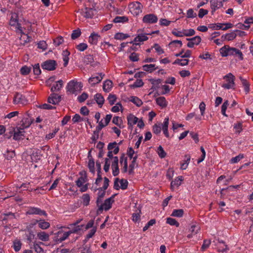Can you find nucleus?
I'll return each mask as SVG.
<instances>
[{
    "label": "nucleus",
    "mask_w": 253,
    "mask_h": 253,
    "mask_svg": "<svg viewBox=\"0 0 253 253\" xmlns=\"http://www.w3.org/2000/svg\"><path fill=\"white\" fill-rule=\"evenodd\" d=\"M223 79L225 80L226 83L223 84L221 86L227 89H229L234 87L235 84L234 82L235 77L231 73H228L223 77Z\"/></svg>",
    "instance_id": "1"
},
{
    "label": "nucleus",
    "mask_w": 253,
    "mask_h": 253,
    "mask_svg": "<svg viewBox=\"0 0 253 253\" xmlns=\"http://www.w3.org/2000/svg\"><path fill=\"white\" fill-rule=\"evenodd\" d=\"M13 103L15 105H25L28 103V100L24 95L19 92H16L13 96Z\"/></svg>",
    "instance_id": "2"
},
{
    "label": "nucleus",
    "mask_w": 253,
    "mask_h": 253,
    "mask_svg": "<svg viewBox=\"0 0 253 253\" xmlns=\"http://www.w3.org/2000/svg\"><path fill=\"white\" fill-rule=\"evenodd\" d=\"M82 87L81 84L74 80L70 81L66 86L67 91L71 94H77L78 90Z\"/></svg>",
    "instance_id": "3"
},
{
    "label": "nucleus",
    "mask_w": 253,
    "mask_h": 253,
    "mask_svg": "<svg viewBox=\"0 0 253 253\" xmlns=\"http://www.w3.org/2000/svg\"><path fill=\"white\" fill-rule=\"evenodd\" d=\"M142 5L138 1H134L129 5V10L133 15L137 16L142 12Z\"/></svg>",
    "instance_id": "4"
},
{
    "label": "nucleus",
    "mask_w": 253,
    "mask_h": 253,
    "mask_svg": "<svg viewBox=\"0 0 253 253\" xmlns=\"http://www.w3.org/2000/svg\"><path fill=\"white\" fill-rule=\"evenodd\" d=\"M116 194L113 195L110 198L106 199L103 204H101L98 208V210L102 211L103 210L107 211L110 210L112 207V203L114 202V198Z\"/></svg>",
    "instance_id": "5"
},
{
    "label": "nucleus",
    "mask_w": 253,
    "mask_h": 253,
    "mask_svg": "<svg viewBox=\"0 0 253 253\" xmlns=\"http://www.w3.org/2000/svg\"><path fill=\"white\" fill-rule=\"evenodd\" d=\"M70 236L68 232L59 230L55 234V241L56 243H61Z\"/></svg>",
    "instance_id": "6"
},
{
    "label": "nucleus",
    "mask_w": 253,
    "mask_h": 253,
    "mask_svg": "<svg viewBox=\"0 0 253 253\" xmlns=\"http://www.w3.org/2000/svg\"><path fill=\"white\" fill-rule=\"evenodd\" d=\"M26 214H37L39 215L47 216V213L45 211L42 210L39 208L30 207L26 211Z\"/></svg>",
    "instance_id": "7"
},
{
    "label": "nucleus",
    "mask_w": 253,
    "mask_h": 253,
    "mask_svg": "<svg viewBox=\"0 0 253 253\" xmlns=\"http://www.w3.org/2000/svg\"><path fill=\"white\" fill-rule=\"evenodd\" d=\"M57 64L56 61L53 60H48L42 64V67L44 70L53 71L56 69Z\"/></svg>",
    "instance_id": "8"
},
{
    "label": "nucleus",
    "mask_w": 253,
    "mask_h": 253,
    "mask_svg": "<svg viewBox=\"0 0 253 253\" xmlns=\"http://www.w3.org/2000/svg\"><path fill=\"white\" fill-rule=\"evenodd\" d=\"M158 21L157 16L154 14H148L143 18V22L147 24L156 23Z\"/></svg>",
    "instance_id": "9"
},
{
    "label": "nucleus",
    "mask_w": 253,
    "mask_h": 253,
    "mask_svg": "<svg viewBox=\"0 0 253 253\" xmlns=\"http://www.w3.org/2000/svg\"><path fill=\"white\" fill-rule=\"evenodd\" d=\"M95 11V10L92 8L85 7L81 10V13L86 18H91L94 14Z\"/></svg>",
    "instance_id": "10"
},
{
    "label": "nucleus",
    "mask_w": 253,
    "mask_h": 253,
    "mask_svg": "<svg viewBox=\"0 0 253 253\" xmlns=\"http://www.w3.org/2000/svg\"><path fill=\"white\" fill-rule=\"evenodd\" d=\"M119 159L118 157L115 156L112 162L111 168L112 169V174L114 176H117L119 174V168L118 166Z\"/></svg>",
    "instance_id": "11"
},
{
    "label": "nucleus",
    "mask_w": 253,
    "mask_h": 253,
    "mask_svg": "<svg viewBox=\"0 0 253 253\" xmlns=\"http://www.w3.org/2000/svg\"><path fill=\"white\" fill-rule=\"evenodd\" d=\"M186 40L189 41L187 43V46L192 48L195 45H198L201 42V38L200 36H197L192 38H187Z\"/></svg>",
    "instance_id": "12"
},
{
    "label": "nucleus",
    "mask_w": 253,
    "mask_h": 253,
    "mask_svg": "<svg viewBox=\"0 0 253 253\" xmlns=\"http://www.w3.org/2000/svg\"><path fill=\"white\" fill-rule=\"evenodd\" d=\"M61 100V96L58 94L52 93L48 97L47 102L49 103L56 105L58 104Z\"/></svg>",
    "instance_id": "13"
},
{
    "label": "nucleus",
    "mask_w": 253,
    "mask_h": 253,
    "mask_svg": "<svg viewBox=\"0 0 253 253\" xmlns=\"http://www.w3.org/2000/svg\"><path fill=\"white\" fill-rule=\"evenodd\" d=\"M98 76H92L88 79V83L90 84L91 86H93L96 84L99 83L101 80L103 79V77L104 76V74L102 73H98Z\"/></svg>",
    "instance_id": "14"
},
{
    "label": "nucleus",
    "mask_w": 253,
    "mask_h": 253,
    "mask_svg": "<svg viewBox=\"0 0 253 253\" xmlns=\"http://www.w3.org/2000/svg\"><path fill=\"white\" fill-rule=\"evenodd\" d=\"M120 163L121 165H123V167L121 168L123 173H126L127 171V158L125 154L123 153L120 158Z\"/></svg>",
    "instance_id": "15"
},
{
    "label": "nucleus",
    "mask_w": 253,
    "mask_h": 253,
    "mask_svg": "<svg viewBox=\"0 0 253 253\" xmlns=\"http://www.w3.org/2000/svg\"><path fill=\"white\" fill-rule=\"evenodd\" d=\"M25 131L24 129L21 126L19 128L16 129L14 128V133H13V139L15 140H19L22 139V137L24 136Z\"/></svg>",
    "instance_id": "16"
},
{
    "label": "nucleus",
    "mask_w": 253,
    "mask_h": 253,
    "mask_svg": "<svg viewBox=\"0 0 253 253\" xmlns=\"http://www.w3.org/2000/svg\"><path fill=\"white\" fill-rule=\"evenodd\" d=\"M127 120L128 128H129L130 127H132L133 125L137 123L138 119L133 115L129 114L127 117Z\"/></svg>",
    "instance_id": "17"
},
{
    "label": "nucleus",
    "mask_w": 253,
    "mask_h": 253,
    "mask_svg": "<svg viewBox=\"0 0 253 253\" xmlns=\"http://www.w3.org/2000/svg\"><path fill=\"white\" fill-rule=\"evenodd\" d=\"M96 166L97 167V177L95 180V184L96 185H98V184L101 181L102 178L101 175V163L97 161L96 162Z\"/></svg>",
    "instance_id": "18"
},
{
    "label": "nucleus",
    "mask_w": 253,
    "mask_h": 253,
    "mask_svg": "<svg viewBox=\"0 0 253 253\" xmlns=\"http://www.w3.org/2000/svg\"><path fill=\"white\" fill-rule=\"evenodd\" d=\"M17 30L21 33V36L20 38V40H22V39L24 38V37H26V40H24V43H27L30 42L32 40V38L29 36L28 35L25 34L22 31V27L20 26V24H19V26H17Z\"/></svg>",
    "instance_id": "19"
},
{
    "label": "nucleus",
    "mask_w": 253,
    "mask_h": 253,
    "mask_svg": "<svg viewBox=\"0 0 253 253\" xmlns=\"http://www.w3.org/2000/svg\"><path fill=\"white\" fill-rule=\"evenodd\" d=\"M63 86V82L62 80H60L56 82L51 87V91H59Z\"/></svg>",
    "instance_id": "20"
},
{
    "label": "nucleus",
    "mask_w": 253,
    "mask_h": 253,
    "mask_svg": "<svg viewBox=\"0 0 253 253\" xmlns=\"http://www.w3.org/2000/svg\"><path fill=\"white\" fill-rule=\"evenodd\" d=\"M219 244L218 246L217 250L219 252L222 253H226L229 250L228 246L225 244V242L223 241L219 242Z\"/></svg>",
    "instance_id": "21"
},
{
    "label": "nucleus",
    "mask_w": 253,
    "mask_h": 253,
    "mask_svg": "<svg viewBox=\"0 0 253 253\" xmlns=\"http://www.w3.org/2000/svg\"><path fill=\"white\" fill-rule=\"evenodd\" d=\"M156 103L157 105L163 108H165L168 105V102L164 96H160L156 98Z\"/></svg>",
    "instance_id": "22"
},
{
    "label": "nucleus",
    "mask_w": 253,
    "mask_h": 253,
    "mask_svg": "<svg viewBox=\"0 0 253 253\" xmlns=\"http://www.w3.org/2000/svg\"><path fill=\"white\" fill-rule=\"evenodd\" d=\"M100 36L94 33H91L89 37L88 42L91 44H96L98 42V39Z\"/></svg>",
    "instance_id": "23"
},
{
    "label": "nucleus",
    "mask_w": 253,
    "mask_h": 253,
    "mask_svg": "<svg viewBox=\"0 0 253 253\" xmlns=\"http://www.w3.org/2000/svg\"><path fill=\"white\" fill-rule=\"evenodd\" d=\"M37 237L39 240L46 242L49 240V235L44 231H41L37 233Z\"/></svg>",
    "instance_id": "24"
},
{
    "label": "nucleus",
    "mask_w": 253,
    "mask_h": 253,
    "mask_svg": "<svg viewBox=\"0 0 253 253\" xmlns=\"http://www.w3.org/2000/svg\"><path fill=\"white\" fill-rule=\"evenodd\" d=\"M239 79L241 82L242 84L243 85V86L244 87V90H245L246 94H248L250 90V84L247 81V80L244 79L241 76H240L239 77Z\"/></svg>",
    "instance_id": "25"
},
{
    "label": "nucleus",
    "mask_w": 253,
    "mask_h": 253,
    "mask_svg": "<svg viewBox=\"0 0 253 253\" xmlns=\"http://www.w3.org/2000/svg\"><path fill=\"white\" fill-rule=\"evenodd\" d=\"M183 180L182 176L177 177L174 180H172L170 183V187L173 189L175 186L178 187L181 184V181Z\"/></svg>",
    "instance_id": "26"
},
{
    "label": "nucleus",
    "mask_w": 253,
    "mask_h": 253,
    "mask_svg": "<svg viewBox=\"0 0 253 253\" xmlns=\"http://www.w3.org/2000/svg\"><path fill=\"white\" fill-rule=\"evenodd\" d=\"M94 100L100 107H101L104 102V98L100 93H96L94 95Z\"/></svg>",
    "instance_id": "27"
},
{
    "label": "nucleus",
    "mask_w": 253,
    "mask_h": 253,
    "mask_svg": "<svg viewBox=\"0 0 253 253\" xmlns=\"http://www.w3.org/2000/svg\"><path fill=\"white\" fill-rule=\"evenodd\" d=\"M81 176L76 181V185L78 187H81L83 184L87 181V177L85 174L83 175L82 172L80 173Z\"/></svg>",
    "instance_id": "28"
},
{
    "label": "nucleus",
    "mask_w": 253,
    "mask_h": 253,
    "mask_svg": "<svg viewBox=\"0 0 253 253\" xmlns=\"http://www.w3.org/2000/svg\"><path fill=\"white\" fill-rule=\"evenodd\" d=\"M113 86V83L111 81L107 80L105 81L103 85V89L106 92H108L110 91Z\"/></svg>",
    "instance_id": "29"
},
{
    "label": "nucleus",
    "mask_w": 253,
    "mask_h": 253,
    "mask_svg": "<svg viewBox=\"0 0 253 253\" xmlns=\"http://www.w3.org/2000/svg\"><path fill=\"white\" fill-rule=\"evenodd\" d=\"M38 222L39 227L42 229H46L50 227V223L44 220H36Z\"/></svg>",
    "instance_id": "30"
},
{
    "label": "nucleus",
    "mask_w": 253,
    "mask_h": 253,
    "mask_svg": "<svg viewBox=\"0 0 253 253\" xmlns=\"http://www.w3.org/2000/svg\"><path fill=\"white\" fill-rule=\"evenodd\" d=\"M32 121L30 118H23L21 122V127L23 129L28 127L32 124Z\"/></svg>",
    "instance_id": "31"
},
{
    "label": "nucleus",
    "mask_w": 253,
    "mask_h": 253,
    "mask_svg": "<svg viewBox=\"0 0 253 253\" xmlns=\"http://www.w3.org/2000/svg\"><path fill=\"white\" fill-rule=\"evenodd\" d=\"M82 202L84 206H87L89 204L90 197L88 194H84L82 197Z\"/></svg>",
    "instance_id": "32"
},
{
    "label": "nucleus",
    "mask_w": 253,
    "mask_h": 253,
    "mask_svg": "<svg viewBox=\"0 0 253 253\" xmlns=\"http://www.w3.org/2000/svg\"><path fill=\"white\" fill-rule=\"evenodd\" d=\"M237 36V34L234 31L230 33L226 34L225 35H222L221 38H224L225 40L230 41L235 39Z\"/></svg>",
    "instance_id": "33"
},
{
    "label": "nucleus",
    "mask_w": 253,
    "mask_h": 253,
    "mask_svg": "<svg viewBox=\"0 0 253 253\" xmlns=\"http://www.w3.org/2000/svg\"><path fill=\"white\" fill-rule=\"evenodd\" d=\"M143 70L145 71L151 73L156 70L158 68L155 67V64H146L142 66Z\"/></svg>",
    "instance_id": "34"
},
{
    "label": "nucleus",
    "mask_w": 253,
    "mask_h": 253,
    "mask_svg": "<svg viewBox=\"0 0 253 253\" xmlns=\"http://www.w3.org/2000/svg\"><path fill=\"white\" fill-rule=\"evenodd\" d=\"M190 161V156L189 155H185L184 160L181 163V169H186Z\"/></svg>",
    "instance_id": "35"
},
{
    "label": "nucleus",
    "mask_w": 253,
    "mask_h": 253,
    "mask_svg": "<svg viewBox=\"0 0 253 253\" xmlns=\"http://www.w3.org/2000/svg\"><path fill=\"white\" fill-rule=\"evenodd\" d=\"M9 23L11 26L19 25V23H18V16L16 13L12 14Z\"/></svg>",
    "instance_id": "36"
},
{
    "label": "nucleus",
    "mask_w": 253,
    "mask_h": 253,
    "mask_svg": "<svg viewBox=\"0 0 253 253\" xmlns=\"http://www.w3.org/2000/svg\"><path fill=\"white\" fill-rule=\"evenodd\" d=\"M148 37L146 34H138L134 39L133 42H143L148 40Z\"/></svg>",
    "instance_id": "37"
},
{
    "label": "nucleus",
    "mask_w": 253,
    "mask_h": 253,
    "mask_svg": "<svg viewBox=\"0 0 253 253\" xmlns=\"http://www.w3.org/2000/svg\"><path fill=\"white\" fill-rule=\"evenodd\" d=\"M210 3L211 9V13L213 14L215 10L219 8L218 0H211Z\"/></svg>",
    "instance_id": "38"
},
{
    "label": "nucleus",
    "mask_w": 253,
    "mask_h": 253,
    "mask_svg": "<svg viewBox=\"0 0 253 253\" xmlns=\"http://www.w3.org/2000/svg\"><path fill=\"white\" fill-rule=\"evenodd\" d=\"M70 54V52L68 50H65L63 51L62 56H63V60L64 61V66L66 67L68 64L69 62V56Z\"/></svg>",
    "instance_id": "39"
},
{
    "label": "nucleus",
    "mask_w": 253,
    "mask_h": 253,
    "mask_svg": "<svg viewBox=\"0 0 253 253\" xmlns=\"http://www.w3.org/2000/svg\"><path fill=\"white\" fill-rule=\"evenodd\" d=\"M184 213L183 209H175L173 210L171 214V216L177 217H181Z\"/></svg>",
    "instance_id": "40"
},
{
    "label": "nucleus",
    "mask_w": 253,
    "mask_h": 253,
    "mask_svg": "<svg viewBox=\"0 0 253 253\" xmlns=\"http://www.w3.org/2000/svg\"><path fill=\"white\" fill-rule=\"evenodd\" d=\"M129 100L138 107L141 106L143 103L141 100L136 96H130Z\"/></svg>",
    "instance_id": "41"
},
{
    "label": "nucleus",
    "mask_w": 253,
    "mask_h": 253,
    "mask_svg": "<svg viewBox=\"0 0 253 253\" xmlns=\"http://www.w3.org/2000/svg\"><path fill=\"white\" fill-rule=\"evenodd\" d=\"M150 82L153 85L152 88L153 89H156L159 87V85L161 83V80L151 79L150 80Z\"/></svg>",
    "instance_id": "42"
},
{
    "label": "nucleus",
    "mask_w": 253,
    "mask_h": 253,
    "mask_svg": "<svg viewBox=\"0 0 253 253\" xmlns=\"http://www.w3.org/2000/svg\"><path fill=\"white\" fill-rule=\"evenodd\" d=\"M189 63V60L187 59H176L173 63V64H179L181 66H184L188 65Z\"/></svg>",
    "instance_id": "43"
},
{
    "label": "nucleus",
    "mask_w": 253,
    "mask_h": 253,
    "mask_svg": "<svg viewBox=\"0 0 253 253\" xmlns=\"http://www.w3.org/2000/svg\"><path fill=\"white\" fill-rule=\"evenodd\" d=\"M129 37H130V36L127 34H124L122 33H118L115 35L114 38L116 40H125Z\"/></svg>",
    "instance_id": "44"
},
{
    "label": "nucleus",
    "mask_w": 253,
    "mask_h": 253,
    "mask_svg": "<svg viewBox=\"0 0 253 253\" xmlns=\"http://www.w3.org/2000/svg\"><path fill=\"white\" fill-rule=\"evenodd\" d=\"M95 162L94 159L88 160L87 167L89 169V171L93 174L95 173V170L94 168Z\"/></svg>",
    "instance_id": "45"
},
{
    "label": "nucleus",
    "mask_w": 253,
    "mask_h": 253,
    "mask_svg": "<svg viewBox=\"0 0 253 253\" xmlns=\"http://www.w3.org/2000/svg\"><path fill=\"white\" fill-rule=\"evenodd\" d=\"M229 48V45H224L220 49V53L222 57H226L228 56Z\"/></svg>",
    "instance_id": "46"
},
{
    "label": "nucleus",
    "mask_w": 253,
    "mask_h": 253,
    "mask_svg": "<svg viewBox=\"0 0 253 253\" xmlns=\"http://www.w3.org/2000/svg\"><path fill=\"white\" fill-rule=\"evenodd\" d=\"M128 21V18L126 16H116L114 19V23H124Z\"/></svg>",
    "instance_id": "47"
},
{
    "label": "nucleus",
    "mask_w": 253,
    "mask_h": 253,
    "mask_svg": "<svg viewBox=\"0 0 253 253\" xmlns=\"http://www.w3.org/2000/svg\"><path fill=\"white\" fill-rule=\"evenodd\" d=\"M22 244L20 240H15L13 242V248L16 252L19 251L21 248Z\"/></svg>",
    "instance_id": "48"
},
{
    "label": "nucleus",
    "mask_w": 253,
    "mask_h": 253,
    "mask_svg": "<svg viewBox=\"0 0 253 253\" xmlns=\"http://www.w3.org/2000/svg\"><path fill=\"white\" fill-rule=\"evenodd\" d=\"M244 158V154H240L238 156L232 158L230 160V162L231 164H235V163L239 162L241 159H243Z\"/></svg>",
    "instance_id": "49"
},
{
    "label": "nucleus",
    "mask_w": 253,
    "mask_h": 253,
    "mask_svg": "<svg viewBox=\"0 0 253 253\" xmlns=\"http://www.w3.org/2000/svg\"><path fill=\"white\" fill-rule=\"evenodd\" d=\"M31 68L27 66H23L20 69L21 74L23 75L26 76L28 75L31 72Z\"/></svg>",
    "instance_id": "50"
},
{
    "label": "nucleus",
    "mask_w": 253,
    "mask_h": 253,
    "mask_svg": "<svg viewBox=\"0 0 253 253\" xmlns=\"http://www.w3.org/2000/svg\"><path fill=\"white\" fill-rule=\"evenodd\" d=\"M81 35V32L80 29H77L73 31L71 34V39L75 40L78 38Z\"/></svg>",
    "instance_id": "51"
},
{
    "label": "nucleus",
    "mask_w": 253,
    "mask_h": 253,
    "mask_svg": "<svg viewBox=\"0 0 253 253\" xmlns=\"http://www.w3.org/2000/svg\"><path fill=\"white\" fill-rule=\"evenodd\" d=\"M105 191H103L102 193H98L97 199L96 200V204L98 207L99 206V204H101L102 203L103 199L105 196Z\"/></svg>",
    "instance_id": "52"
},
{
    "label": "nucleus",
    "mask_w": 253,
    "mask_h": 253,
    "mask_svg": "<svg viewBox=\"0 0 253 253\" xmlns=\"http://www.w3.org/2000/svg\"><path fill=\"white\" fill-rule=\"evenodd\" d=\"M209 28L211 29L212 30H219L222 29L223 28L222 24L221 23H214L211 24L209 25Z\"/></svg>",
    "instance_id": "53"
},
{
    "label": "nucleus",
    "mask_w": 253,
    "mask_h": 253,
    "mask_svg": "<svg viewBox=\"0 0 253 253\" xmlns=\"http://www.w3.org/2000/svg\"><path fill=\"white\" fill-rule=\"evenodd\" d=\"M167 223L170 225H174L176 227L179 226V223L175 219L171 217L167 218Z\"/></svg>",
    "instance_id": "54"
},
{
    "label": "nucleus",
    "mask_w": 253,
    "mask_h": 253,
    "mask_svg": "<svg viewBox=\"0 0 253 253\" xmlns=\"http://www.w3.org/2000/svg\"><path fill=\"white\" fill-rule=\"evenodd\" d=\"M157 152H158L159 156L161 158H164L166 156V153L164 151V150L163 148L162 147V146H159L158 147Z\"/></svg>",
    "instance_id": "55"
},
{
    "label": "nucleus",
    "mask_w": 253,
    "mask_h": 253,
    "mask_svg": "<svg viewBox=\"0 0 253 253\" xmlns=\"http://www.w3.org/2000/svg\"><path fill=\"white\" fill-rule=\"evenodd\" d=\"M33 69L34 74L35 75H39L41 73V70L40 67V65L39 63L36 64L33 66Z\"/></svg>",
    "instance_id": "56"
},
{
    "label": "nucleus",
    "mask_w": 253,
    "mask_h": 253,
    "mask_svg": "<svg viewBox=\"0 0 253 253\" xmlns=\"http://www.w3.org/2000/svg\"><path fill=\"white\" fill-rule=\"evenodd\" d=\"M155 223H156V220L155 219H151L147 223V224H146L145 226L143 227V231H146V230H147L149 229V228L150 226H153L154 224H155Z\"/></svg>",
    "instance_id": "57"
},
{
    "label": "nucleus",
    "mask_w": 253,
    "mask_h": 253,
    "mask_svg": "<svg viewBox=\"0 0 253 253\" xmlns=\"http://www.w3.org/2000/svg\"><path fill=\"white\" fill-rule=\"evenodd\" d=\"M63 42V38L61 36H58L53 40V43L56 46L60 45Z\"/></svg>",
    "instance_id": "58"
},
{
    "label": "nucleus",
    "mask_w": 253,
    "mask_h": 253,
    "mask_svg": "<svg viewBox=\"0 0 253 253\" xmlns=\"http://www.w3.org/2000/svg\"><path fill=\"white\" fill-rule=\"evenodd\" d=\"M87 45L85 43H81L76 46V48L80 51H84L87 48Z\"/></svg>",
    "instance_id": "59"
},
{
    "label": "nucleus",
    "mask_w": 253,
    "mask_h": 253,
    "mask_svg": "<svg viewBox=\"0 0 253 253\" xmlns=\"http://www.w3.org/2000/svg\"><path fill=\"white\" fill-rule=\"evenodd\" d=\"M144 83L141 79H137L136 81L131 85L133 88L140 87L143 85Z\"/></svg>",
    "instance_id": "60"
},
{
    "label": "nucleus",
    "mask_w": 253,
    "mask_h": 253,
    "mask_svg": "<svg viewBox=\"0 0 253 253\" xmlns=\"http://www.w3.org/2000/svg\"><path fill=\"white\" fill-rule=\"evenodd\" d=\"M184 36L186 37H189L193 36L195 34V31L193 29H190L189 30H183Z\"/></svg>",
    "instance_id": "61"
},
{
    "label": "nucleus",
    "mask_w": 253,
    "mask_h": 253,
    "mask_svg": "<svg viewBox=\"0 0 253 253\" xmlns=\"http://www.w3.org/2000/svg\"><path fill=\"white\" fill-rule=\"evenodd\" d=\"M141 211H139V212H134L132 214V220L134 222L139 221L140 219V213Z\"/></svg>",
    "instance_id": "62"
},
{
    "label": "nucleus",
    "mask_w": 253,
    "mask_h": 253,
    "mask_svg": "<svg viewBox=\"0 0 253 253\" xmlns=\"http://www.w3.org/2000/svg\"><path fill=\"white\" fill-rule=\"evenodd\" d=\"M211 243V242L210 240H205L204 241L203 244L201 247V250L202 251H205L206 249H207L209 247Z\"/></svg>",
    "instance_id": "63"
},
{
    "label": "nucleus",
    "mask_w": 253,
    "mask_h": 253,
    "mask_svg": "<svg viewBox=\"0 0 253 253\" xmlns=\"http://www.w3.org/2000/svg\"><path fill=\"white\" fill-rule=\"evenodd\" d=\"M112 123L113 124H114L115 125H116L119 126H120L121 125L122 123V120L121 119V118H120L119 117L115 116L113 119Z\"/></svg>",
    "instance_id": "64"
}]
</instances>
